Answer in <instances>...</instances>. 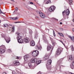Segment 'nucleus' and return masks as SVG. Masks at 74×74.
Listing matches in <instances>:
<instances>
[{"instance_id": "nucleus-1", "label": "nucleus", "mask_w": 74, "mask_h": 74, "mask_svg": "<svg viewBox=\"0 0 74 74\" xmlns=\"http://www.w3.org/2000/svg\"><path fill=\"white\" fill-rule=\"evenodd\" d=\"M16 34L18 35L17 37V38L18 42L19 43L22 44V43L23 42V40L21 38V36L20 33H17Z\"/></svg>"}, {"instance_id": "nucleus-2", "label": "nucleus", "mask_w": 74, "mask_h": 74, "mask_svg": "<svg viewBox=\"0 0 74 74\" xmlns=\"http://www.w3.org/2000/svg\"><path fill=\"white\" fill-rule=\"evenodd\" d=\"M39 54V52L37 50H35L32 53V56L34 57H36L38 56Z\"/></svg>"}, {"instance_id": "nucleus-3", "label": "nucleus", "mask_w": 74, "mask_h": 74, "mask_svg": "<svg viewBox=\"0 0 74 74\" xmlns=\"http://www.w3.org/2000/svg\"><path fill=\"white\" fill-rule=\"evenodd\" d=\"M63 51V49L61 47L59 48L58 49L56 52V54L57 55H59L60 54L61 52H62Z\"/></svg>"}, {"instance_id": "nucleus-4", "label": "nucleus", "mask_w": 74, "mask_h": 74, "mask_svg": "<svg viewBox=\"0 0 74 74\" xmlns=\"http://www.w3.org/2000/svg\"><path fill=\"white\" fill-rule=\"evenodd\" d=\"M4 39L7 42V43H9V42L11 41V40H10V37H7L5 36L4 37Z\"/></svg>"}, {"instance_id": "nucleus-5", "label": "nucleus", "mask_w": 74, "mask_h": 74, "mask_svg": "<svg viewBox=\"0 0 74 74\" xmlns=\"http://www.w3.org/2000/svg\"><path fill=\"white\" fill-rule=\"evenodd\" d=\"M37 61V58H33L31 60V63H36Z\"/></svg>"}, {"instance_id": "nucleus-6", "label": "nucleus", "mask_w": 74, "mask_h": 74, "mask_svg": "<svg viewBox=\"0 0 74 74\" xmlns=\"http://www.w3.org/2000/svg\"><path fill=\"white\" fill-rule=\"evenodd\" d=\"M56 8H55V7L53 5L51 6L49 9V11H50V12L53 11Z\"/></svg>"}, {"instance_id": "nucleus-7", "label": "nucleus", "mask_w": 74, "mask_h": 74, "mask_svg": "<svg viewBox=\"0 0 74 74\" xmlns=\"http://www.w3.org/2000/svg\"><path fill=\"white\" fill-rule=\"evenodd\" d=\"M40 15L42 18H45V14L41 12H39Z\"/></svg>"}, {"instance_id": "nucleus-8", "label": "nucleus", "mask_w": 74, "mask_h": 74, "mask_svg": "<svg viewBox=\"0 0 74 74\" xmlns=\"http://www.w3.org/2000/svg\"><path fill=\"white\" fill-rule=\"evenodd\" d=\"M53 47L51 45H50L47 47V51H49V50H51V51H52L53 50Z\"/></svg>"}, {"instance_id": "nucleus-9", "label": "nucleus", "mask_w": 74, "mask_h": 74, "mask_svg": "<svg viewBox=\"0 0 74 74\" xmlns=\"http://www.w3.org/2000/svg\"><path fill=\"white\" fill-rule=\"evenodd\" d=\"M30 58V56L28 55H25L24 56V59L25 61L27 60V59H28V58Z\"/></svg>"}, {"instance_id": "nucleus-10", "label": "nucleus", "mask_w": 74, "mask_h": 74, "mask_svg": "<svg viewBox=\"0 0 74 74\" xmlns=\"http://www.w3.org/2000/svg\"><path fill=\"white\" fill-rule=\"evenodd\" d=\"M14 64L15 66H19V61L18 60H16L14 62Z\"/></svg>"}, {"instance_id": "nucleus-11", "label": "nucleus", "mask_w": 74, "mask_h": 74, "mask_svg": "<svg viewBox=\"0 0 74 74\" xmlns=\"http://www.w3.org/2000/svg\"><path fill=\"white\" fill-rule=\"evenodd\" d=\"M24 41L25 42H28L29 41V39L28 38H26L24 39Z\"/></svg>"}, {"instance_id": "nucleus-12", "label": "nucleus", "mask_w": 74, "mask_h": 74, "mask_svg": "<svg viewBox=\"0 0 74 74\" xmlns=\"http://www.w3.org/2000/svg\"><path fill=\"white\" fill-rule=\"evenodd\" d=\"M34 45H35V42H34V41L32 40L31 41V46L33 47V46H34Z\"/></svg>"}, {"instance_id": "nucleus-13", "label": "nucleus", "mask_w": 74, "mask_h": 74, "mask_svg": "<svg viewBox=\"0 0 74 74\" xmlns=\"http://www.w3.org/2000/svg\"><path fill=\"white\" fill-rule=\"evenodd\" d=\"M4 52H5V50L4 49H0V53H4Z\"/></svg>"}, {"instance_id": "nucleus-14", "label": "nucleus", "mask_w": 74, "mask_h": 74, "mask_svg": "<svg viewBox=\"0 0 74 74\" xmlns=\"http://www.w3.org/2000/svg\"><path fill=\"white\" fill-rule=\"evenodd\" d=\"M36 48H37V49H38L39 51H41L42 49V47L41 46H37Z\"/></svg>"}, {"instance_id": "nucleus-15", "label": "nucleus", "mask_w": 74, "mask_h": 74, "mask_svg": "<svg viewBox=\"0 0 74 74\" xmlns=\"http://www.w3.org/2000/svg\"><path fill=\"white\" fill-rule=\"evenodd\" d=\"M49 58V56H47V55H46L44 57V58L45 60H47V59H48V58Z\"/></svg>"}, {"instance_id": "nucleus-16", "label": "nucleus", "mask_w": 74, "mask_h": 74, "mask_svg": "<svg viewBox=\"0 0 74 74\" xmlns=\"http://www.w3.org/2000/svg\"><path fill=\"white\" fill-rule=\"evenodd\" d=\"M51 63H52V60H49L47 62V63L49 65L50 64H51Z\"/></svg>"}, {"instance_id": "nucleus-17", "label": "nucleus", "mask_w": 74, "mask_h": 74, "mask_svg": "<svg viewBox=\"0 0 74 74\" xmlns=\"http://www.w3.org/2000/svg\"><path fill=\"white\" fill-rule=\"evenodd\" d=\"M66 14L67 15H69V14H70V10L68 9L67 10L66 12Z\"/></svg>"}, {"instance_id": "nucleus-18", "label": "nucleus", "mask_w": 74, "mask_h": 74, "mask_svg": "<svg viewBox=\"0 0 74 74\" xmlns=\"http://www.w3.org/2000/svg\"><path fill=\"white\" fill-rule=\"evenodd\" d=\"M69 38H70L71 40L73 41V42H74V36L72 37L71 36H69Z\"/></svg>"}, {"instance_id": "nucleus-19", "label": "nucleus", "mask_w": 74, "mask_h": 74, "mask_svg": "<svg viewBox=\"0 0 74 74\" xmlns=\"http://www.w3.org/2000/svg\"><path fill=\"white\" fill-rule=\"evenodd\" d=\"M41 60H39L38 61H37L36 62V64L38 65V64H40V63H41Z\"/></svg>"}, {"instance_id": "nucleus-20", "label": "nucleus", "mask_w": 74, "mask_h": 74, "mask_svg": "<svg viewBox=\"0 0 74 74\" xmlns=\"http://www.w3.org/2000/svg\"><path fill=\"white\" fill-rule=\"evenodd\" d=\"M12 32H14L15 31V27H12Z\"/></svg>"}, {"instance_id": "nucleus-21", "label": "nucleus", "mask_w": 74, "mask_h": 74, "mask_svg": "<svg viewBox=\"0 0 74 74\" xmlns=\"http://www.w3.org/2000/svg\"><path fill=\"white\" fill-rule=\"evenodd\" d=\"M28 66L29 67H32V63H29L28 64Z\"/></svg>"}, {"instance_id": "nucleus-22", "label": "nucleus", "mask_w": 74, "mask_h": 74, "mask_svg": "<svg viewBox=\"0 0 74 74\" xmlns=\"http://www.w3.org/2000/svg\"><path fill=\"white\" fill-rule=\"evenodd\" d=\"M51 1L50 0H49L46 2V4H51Z\"/></svg>"}, {"instance_id": "nucleus-23", "label": "nucleus", "mask_w": 74, "mask_h": 74, "mask_svg": "<svg viewBox=\"0 0 74 74\" xmlns=\"http://www.w3.org/2000/svg\"><path fill=\"white\" fill-rule=\"evenodd\" d=\"M58 34H60V35L61 36H62V37H64V35H63V34L62 33H58Z\"/></svg>"}, {"instance_id": "nucleus-24", "label": "nucleus", "mask_w": 74, "mask_h": 74, "mask_svg": "<svg viewBox=\"0 0 74 74\" xmlns=\"http://www.w3.org/2000/svg\"><path fill=\"white\" fill-rule=\"evenodd\" d=\"M71 49L72 51H74V47H73V45H72L71 46Z\"/></svg>"}, {"instance_id": "nucleus-25", "label": "nucleus", "mask_w": 74, "mask_h": 74, "mask_svg": "<svg viewBox=\"0 0 74 74\" xmlns=\"http://www.w3.org/2000/svg\"><path fill=\"white\" fill-rule=\"evenodd\" d=\"M69 60H73V57H72V56H71L69 57Z\"/></svg>"}, {"instance_id": "nucleus-26", "label": "nucleus", "mask_w": 74, "mask_h": 74, "mask_svg": "<svg viewBox=\"0 0 74 74\" xmlns=\"http://www.w3.org/2000/svg\"><path fill=\"white\" fill-rule=\"evenodd\" d=\"M29 33L30 34H32V33H33V32H32V30H29Z\"/></svg>"}, {"instance_id": "nucleus-27", "label": "nucleus", "mask_w": 74, "mask_h": 74, "mask_svg": "<svg viewBox=\"0 0 74 74\" xmlns=\"http://www.w3.org/2000/svg\"><path fill=\"white\" fill-rule=\"evenodd\" d=\"M69 2H70V5L71 4H72L73 3H72V2H73V1H72V0H69Z\"/></svg>"}, {"instance_id": "nucleus-28", "label": "nucleus", "mask_w": 74, "mask_h": 74, "mask_svg": "<svg viewBox=\"0 0 74 74\" xmlns=\"http://www.w3.org/2000/svg\"><path fill=\"white\" fill-rule=\"evenodd\" d=\"M16 59H21V57H16Z\"/></svg>"}, {"instance_id": "nucleus-29", "label": "nucleus", "mask_w": 74, "mask_h": 74, "mask_svg": "<svg viewBox=\"0 0 74 74\" xmlns=\"http://www.w3.org/2000/svg\"><path fill=\"white\" fill-rule=\"evenodd\" d=\"M74 66L73 65H71V68L72 69H74Z\"/></svg>"}, {"instance_id": "nucleus-30", "label": "nucleus", "mask_w": 74, "mask_h": 74, "mask_svg": "<svg viewBox=\"0 0 74 74\" xmlns=\"http://www.w3.org/2000/svg\"><path fill=\"white\" fill-rule=\"evenodd\" d=\"M4 26L5 27H7L8 26V24H5V25H4Z\"/></svg>"}, {"instance_id": "nucleus-31", "label": "nucleus", "mask_w": 74, "mask_h": 74, "mask_svg": "<svg viewBox=\"0 0 74 74\" xmlns=\"http://www.w3.org/2000/svg\"><path fill=\"white\" fill-rule=\"evenodd\" d=\"M12 74H16V73L14 71H13L12 72Z\"/></svg>"}, {"instance_id": "nucleus-32", "label": "nucleus", "mask_w": 74, "mask_h": 74, "mask_svg": "<svg viewBox=\"0 0 74 74\" xmlns=\"http://www.w3.org/2000/svg\"><path fill=\"white\" fill-rule=\"evenodd\" d=\"M3 14L4 15V14H5L3 12H1V10L0 9V14Z\"/></svg>"}, {"instance_id": "nucleus-33", "label": "nucleus", "mask_w": 74, "mask_h": 74, "mask_svg": "<svg viewBox=\"0 0 74 74\" xmlns=\"http://www.w3.org/2000/svg\"><path fill=\"white\" fill-rule=\"evenodd\" d=\"M53 33L54 36V37H55V36H56V35L55 34V32L53 30Z\"/></svg>"}, {"instance_id": "nucleus-34", "label": "nucleus", "mask_w": 74, "mask_h": 74, "mask_svg": "<svg viewBox=\"0 0 74 74\" xmlns=\"http://www.w3.org/2000/svg\"><path fill=\"white\" fill-rule=\"evenodd\" d=\"M15 10L16 11H18V8H16Z\"/></svg>"}, {"instance_id": "nucleus-35", "label": "nucleus", "mask_w": 74, "mask_h": 74, "mask_svg": "<svg viewBox=\"0 0 74 74\" xmlns=\"http://www.w3.org/2000/svg\"><path fill=\"white\" fill-rule=\"evenodd\" d=\"M58 41H60V42H62V44H63V45H64V43H63V42H62V40H59Z\"/></svg>"}, {"instance_id": "nucleus-36", "label": "nucleus", "mask_w": 74, "mask_h": 74, "mask_svg": "<svg viewBox=\"0 0 74 74\" xmlns=\"http://www.w3.org/2000/svg\"><path fill=\"white\" fill-rule=\"evenodd\" d=\"M52 44L54 46V45H55V43L54 42H52Z\"/></svg>"}, {"instance_id": "nucleus-37", "label": "nucleus", "mask_w": 74, "mask_h": 74, "mask_svg": "<svg viewBox=\"0 0 74 74\" xmlns=\"http://www.w3.org/2000/svg\"><path fill=\"white\" fill-rule=\"evenodd\" d=\"M8 52H11V50L10 49H8Z\"/></svg>"}, {"instance_id": "nucleus-38", "label": "nucleus", "mask_w": 74, "mask_h": 74, "mask_svg": "<svg viewBox=\"0 0 74 74\" xmlns=\"http://www.w3.org/2000/svg\"><path fill=\"white\" fill-rule=\"evenodd\" d=\"M65 11H66V10H65L64 12H62V15H64V13H65Z\"/></svg>"}, {"instance_id": "nucleus-39", "label": "nucleus", "mask_w": 74, "mask_h": 74, "mask_svg": "<svg viewBox=\"0 0 74 74\" xmlns=\"http://www.w3.org/2000/svg\"><path fill=\"white\" fill-rule=\"evenodd\" d=\"M18 17H16V18H14V20H16V19H18Z\"/></svg>"}, {"instance_id": "nucleus-40", "label": "nucleus", "mask_w": 74, "mask_h": 74, "mask_svg": "<svg viewBox=\"0 0 74 74\" xmlns=\"http://www.w3.org/2000/svg\"><path fill=\"white\" fill-rule=\"evenodd\" d=\"M11 19L14 20V19H15V18H10Z\"/></svg>"}, {"instance_id": "nucleus-41", "label": "nucleus", "mask_w": 74, "mask_h": 74, "mask_svg": "<svg viewBox=\"0 0 74 74\" xmlns=\"http://www.w3.org/2000/svg\"><path fill=\"white\" fill-rule=\"evenodd\" d=\"M30 4H33V3L31 2L30 3Z\"/></svg>"}, {"instance_id": "nucleus-42", "label": "nucleus", "mask_w": 74, "mask_h": 74, "mask_svg": "<svg viewBox=\"0 0 74 74\" xmlns=\"http://www.w3.org/2000/svg\"><path fill=\"white\" fill-rule=\"evenodd\" d=\"M37 74H41V72H39Z\"/></svg>"}, {"instance_id": "nucleus-43", "label": "nucleus", "mask_w": 74, "mask_h": 74, "mask_svg": "<svg viewBox=\"0 0 74 74\" xmlns=\"http://www.w3.org/2000/svg\"><path fill=\"white\" fill-rule=\"evenodd\" d=\"M69 74H73V73H71V72H70L69 73Z\"/></svg>"}, {"instance_id": "nucleus-44", "label": "nucleus", "mask_w": 74, "mask_h": 74, "mask_svg": "<svg viewBox=\"0 0 74 74\" xmlns=\"http://www.w3.org/2000/svg\"><path fill=\"white\" fill-rule=\"evenodd\" d=\"M19 23V22H15V23Z\"/></svg>"}, {"instance_id": "nucleus-45", "label": "nucleus", "mask_w": 74, "mask_h": 74, "mask_svg": "<svg viewBox=\"0 0 74 74\" xmlns=\"http://www.w3.org/2000/svg\"><path fill=\"white\" fill-rule=\"evenodd\" d=\"M60 25H62V22H61L60 23Z\"/></svg>"}, {"instance_id": "nucleus-46", "label": "nucleus", "mask_w": 74, "mask_h": 74, "mask_svg": "<svg viewBox=\"0 0 74 74\" xmlns=\"http://www.w3.org/2000/svg\"><path fill=\"white\" fill-rule=\"evenodd\" d=\"M45 41V42H47V39H45V40H44Z\"/></svg>"}, {"instance_id": "nucleus-47", "label": "nucleus", "mask_w": 74, "mask_h": 74, "mask_svg": "<svg viewBox=\"0 0 74 74\" xmlns=\"http://www.w3.org/2000/svg\"><path fill=\"white\" fill-rule=\"evenodd\" d=\"M2 74H7L5 73H2Z\"/></svg>"}, {"instance_id": "nucleus-48", "label": "nucleus", "mask_w": 74, "mask_h": 74, "mask_svg": "<svg viewBox=\"0 0 74 74\" xmlns=\"http://www.w3.org/2000/svg\"><path fill=\"white\" fill-rule=\"evenodd\" d=\"M3 47L4 48H5V46L4 45H3Z\"/></svg>"}, {"instance_id": "nucleus-49", "label": "nucleus", "mask_w": 74, "mask_h": 74, "mask_svg": "<svg viewBox=\"0 0 74 74\" xmlns=\"http://www.w3.org/2000/svg\"><path fill=\"white\" fill-rule=\"evenodd\" d=\"M72 31H73V32H74V29H72Z\"/></svg>"}, {"instance_id": "nucleus-50", "label": "nucleus", "mask_w": 74, "mask_h": 74, "mask_svg": "<svg viewBox=\"0 0 74 74\" xmlns=\"http://www.w3.org/2000/svg\"><path fill=\"white\" fill-rule=\"evenodd\" d=\"M15 13V11H14V12H13V13Z\"/></svg>"}, {"instance_id": "nucleus-51", "label": "nucleus", "mask_w": 74, "mask_h": 74, "mask_svg": "<svg viewBox=\"0 0 74 74\" xmlns=\"http://www.w3.org/2000/svg\"><path fill=\"white\" fill-rule=\"evenodd\" d=\"M55 19V20H56V21H58V19Z\"/></svg>"}, {"instance_id": "nucleus-52", "label": "nucleus", "mask_w": 74, "mask_h": 74, "mask_svg": "<svg viewBox=\"0 0 74 74\" xmlns=\"http://www.w3.org/2000/svg\"><path fill=\"white\" fill-rule=\"evenodd\" d=\"M18 22V23H21V22Z\"/></svg>"}, {"instance_id": "nucleus-53", "label": "nucleus", "mask_w": 74, "mask_h": 74, "mask_svg": "<svg viewBox=\"0 0 74 74\" xmlns=\"http://www.w3.org/2000/svg\"><path fill=\"white\" fill-rule=\"evenodd\" d=\"M61 66H62V67H64V66L63 65H61Z\"/></svg>"}, {"instance_id": "nucleus-54", "label": "nucleus", "mask_w": 74, "mask_h": 74, "mask_svg": "<svg viewBox=\"0 0 74 74\" xmlns=\"http://www.w3.org/2000/svg\"><path fill=\"white\" fill-rule=\"evenodd\" d=\"M11 1H14V0H10Z\"/></svg>"}, {"instance_id": "nucleus-55", "label": "nucleus", "mask_w": 74, "mask_h": 74, "mask_svg": "<svg viewBox=\"0 0 74 74\" xmlns=\"http://www.w3.org/2000/svg\"><path fill=\"white\" fill-rule=\"evenodd\" d=\"M26 69H29V68L26 67Z\"/></svg>"}, {"instance_id": "nucleus-56", "label": "nucleus", "mask_w": 74, "mask_h": 74, "mask_svg": "<svg viewBox=\"0 0 74 74\" xmlns=\"http://www.w3.org/2000/svg\"><path fill=\"white\" fill-rule=\"evenodd\" d=\"M0 23H1V21L0 20Z\"/></svg>"}, {"instance_id": "nucleus-57", "label": "nucleus", "mask_w": 74, "mask_h": 74, "mask_svg": "<svg viewBox=\"0 0 74 74\" xmlns=\"http://www.w3.org/2000/svg\"><path fill=\"white\" fill-rule=\"evenodd\" d=\"M66 49H67V47H66Z\"/></svg>"}]
</instances>
